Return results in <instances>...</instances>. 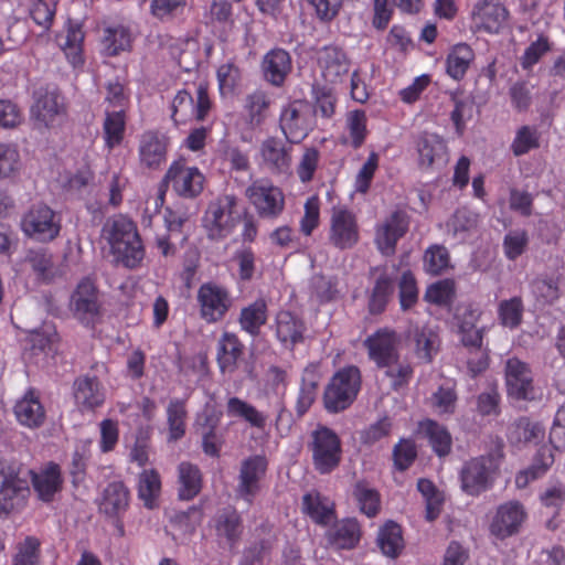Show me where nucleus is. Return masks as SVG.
Here are the masks:
<instances>
[{"label": "nucleus", "instance_id": "nucleus-52", "mask_svg": "<svg viewBox=\"0 0 565 565\" xmlns=\"http://www.w3.org/2000/svg\"><path fill=\"white\" fill-rule=\"evenodd\" d=\"M161 481L156 470H145L139 477L138 494L148 508H152V501L159 495Z\"/></svg>", "mask_w": 565, "mask_h": 565}, {"label": "nucleus", "instance_id": "nucleus-47", "mask_svg": "<svg viewBox=\"0 0 565 565\" xmlns=\"http://www.w3.org/2000/svg\"><path fill=\"white\" fill-rule=\"evenodd\" d=\"M394 290V282L387 275H381L372 290L369 308L371 313L379 315L386 308L390 297Z\"/></svg>", "mask_w": 565, "mask_h": 565}, {"label": "nucleus", "instance_id": "nucleus-13", "mask_svg": "<svg viewBox=\"0 0 565 565\" xmlns=\"http://www.w3.org/2000/svg\"><path fill=\"white\" fill-rule=\"evenodd\" d=\"M509 11L500 0H479L472 9L471 21L478 31L499 33L507 24Z\"/></svg>", "mask_w": 565, "mask_h": 565}, {"label": "nucleus", "instance_id": "nucleus-23", "mask_svg": "<svg viewBox=\"0 0 565 565\" xmlns=\"http://www.w3.org/2000/svg\"><path fill=\"white\" fill-rule=\"evenodd\" d=\"M408 342L419 362L429 363L439 349L437 332L427 326L415 327L408 332Z\"/></svg>", "mask_w": 565, "mask_h": 565}, {"label": "nucleus", "instance_id": "nucleus-6", "mask_svg": "<svg viewBox=\"0 0 565 565\" xmlns=\"http://www.w3.org/2000/svg\"><path fill=\"white\" fill-rule=\"evenodd\" d=\"M241 215L234 195L227 194L211 202L203 218L207 237L212 241L225 237L241 220Z\"/></svg>", "mask_w": 565, "mask_h": 565}, {"label": "nucleus", "instance_id": "nucleus-59", "mask_svg": "<svg viewBox=\"0 0 565 565\" xmlns=\"http://www.w3.org/2000/svg\"><path fill=\"white\" fill-rule=\"evenodd\" d=\"M379 162H380V156L372 151L366 161L363 163V166L361 167V169L359 170V172L356 173L355 175V181H354V189H355V192H359V193H366L371 186V182L374 178V174L379 168Z\"/></svg>", "mask_w": 565, "mask_h": 565}, {"label": "nucleus", "instance_id": "nucleus-51", "mask_svg": "<svg viewBox=\"0 0 565 565\" xmlns=\"http://www.w3.org/2000/svg\"><path fill=\"white\" fill-rule=\"evenodd\" d=\"M424 266L427 273L440 275L450 268V257L446 247L435 245L429 247L424 255Z\"/></svg>", "mask_w": 565, "mask_h": 565}, {"label": "nucleus", "instance_id": "nucleus-43", "mask_svg": "<svg viewBox=\"0 0 565 565\" xmlns=\"http://www.w3.org/2000/svg\"><path fill=\"white\" fill-rule=\"evenodd\" d=\"M417 489L426 502V520L429 522L436 520L441 512L444 503L443 493L438 491L435 484L428 479H419Z\"/></svg>", "mask_w": 565, "mask_h": 565}, {"label": "nucleus", "instance_id": "nucleus-50", "mask_svg": "<svg viewBox=\"0 0 565 565\" xmlns=\"http://www.w3.org/2000/svg\"><path fill=\"white\" fill-rule=\"evenodd\" d=\"M103 43L107 55L114 56L129 47L130 34L128 30L121 25L107 28L105 29Z\"/></svg>", "mask_w": 565, "mask_h": 565}, {"label": "nucleus", "instance_id": "nucleus-27", "mask_svg": "<svg viewBox=\"0 0 565 565\" xmlns=\"http://www.w3.org/2000/svg\"><path fill=\"white\" fill-rule=\"evenodd\" d=\"M328 541L340 550H351L361 539V527L355 519H344L328 531Z\"/></svg>", "mask_w": 565, "mask_h": 565}, {"label": "nucleus", "instance_id": "nucleus-12", "mask_svg": "<svg viewBox=\"0 0 565 565\" xmlns=\"http://www.w3.org/2000/svg\"><path fill=\"white\" fill-rule=\"evenodd\" d=\"M527 518L524 505L515 500L500 504L489 525L490 534L505 540L518 534Z\"/></svg>", "mask_w": 565, "mask_h": 565}, {"label": "nucleus", "instance_id": "nucleus-38", "mask_svg": "<svg viewBox=\"0 0 565 565\" xmlns=\"http://www.w3.org/2000/svg\"><path fill=\"white\" fill-rule=\"evenodd\" d=\"M243 344L234 334L225 333L218 343L217 362L223 373L236 369L237 359L243 354Z\"/></svg>", "mask_w": 565, "mask_h": 565}, {"label": "nucleus", "instance_id": "nucleus-4", "mask_svg": "<svg viewBox=\"0 0 565 565\" xmlns=\"http://www.w3.org/2000/svg\"><path fill=\"white\" fill-rule=\"evenodd\" d=\"M361 388V373L356 366H347L338 371L328 384L323 402L331 413L348 408L356 398Z\"/></svg>", "mask_w": 565, "mask_h": 565}, {"label": "nucleus", "instance_id": "nucleus-35", "mask_svg": "<svg viewBox=\"0 0 565 565\" xmlns=\"http://www.w3.org/2000/svg\"><path fill=\"white\" fill-rule=\"evenodd\" d=\"M14 413L19 422L28 427H39L45 418L43 406L32 392L17 403Z\"/></svg>", "mask_w": 565, "mask_h": 565}, {"label": "nucleus", "instance_id": "nucleus-49", "mask_svg": "<svg viewBox=\"0 0 565 565\" xmlns=\"http://www.w3.org/2000/svg\"><path fill=\"white\" fill-rule=\"evenodd\" d=\"M286 372L277 366H270L263 377L265 395L278 404L279 396L286 391Z\"/></svg>", "mask_w": 565, "mask_h": 565}, {"label": "nucleus", "instance_id": "nucleus-58", "mask_svg": "<svg viewBox=\"0 0 565 565\" xmlns=\"http://www.w3.org/2000/svg\"><path fill=\"white\" fill-rule=\"evenodd\" d=\"M21 167L20 154L15 147L0 143V179L17 175Z\"/></svg>", "mask_w": 565, "mask_h": 565}, {"label": "nucleus", "instance_id": "nucleus-10", "mask_svg": "<svg viewBox=\"0 0 565 565\" xmlns=\"http://www.w3.org/2000/svg\"><path fill=\"white\" fill-rule=\"evenodd\" d=\"M23 233L39 242H50L58 236L61 224L55 212L43 203L32 205L21 220Z\"/></svg>", "mask_w": 565, "mask_h": 565}, {"label": "nucleus", "instance_id": "nucleus-29", "mask_svg": "<svg viewBox=\"0 0 565 565\" xmlns=\"http://www.w3.org/2000/svg\"><path fill=\"white\" fill-rule=\"evenodd\" d=\"M305 324L289 311H281L276 319V333L278 340L286 347L291 348L303 339Z\"/></svg>", "mask_w": 565, "mask_h": 565}, {"label": "nucleus", "instance_id": "nucleus-15", "mask_svg": "<svg viewBox=\"0 0 565 565\" xmlns=\"http://www.w3.org/2000/svg\"><path fill=\"white\" fill-rule=\"evenodd\" d=\"M249 201L259 217L266 220L277 218L285 207L281 190L273 184L254 183L249 188Z\"/></svg>", "mask_w": 565, "mask_h": 565}, {"label": "nucleus", "instance_id": "nucleus-39", "mask_svg": "<svg viewBox=\"0 0 565 565\" xmlns=\"http://www.w3.org/2000/svg\"><path fill=\"white\" fill-rule=\"evenodd\" d=\"M420 430L427 437L433 450L438 456L443 457L450 452L451 436L444 426L427 419L420 423Z\"/></svg>", "mask_w": 565, "mask_h": 565}, {"label": "nucleus", "instance_id": "nucleus-42", "mask_svg": "<svg viewBox=\"0 0 565 565\" xmlns=\"http://www.w3.org/2000/svg\"><path fill=\"white\" fill-rule=\"evenodd\" d=\"M215 522L217 535L226 537L231 543L235 542L243 533L239 515L234 509L222 510L217 514Z\"/></svg>", "mask_w": 565, "mask_h": 565}, {"label": "nucleus", "instance_id": "nucleus-48", "mask_svg": "<svg viewBox=\"0 0 565 565\" xmlns=\"http://www.w3.org/2000/svg\"><path fill=\"white\" fill-rule=\"evenodd\" d=\"M169 440H178L185 433L184 420L186 418V409L183 401H170L168 408Z\"/></svg>", "mask_w": 565, "mask_h": 565}, {"label": "nucleus", "instance_id": "nucleus-22", "mask_svg": "<svg viewBox=\"0 0 565 565\" xmlns=\"http://www.w3.org/2000/svg\"><path fill=\"white\" fill-rule=\"evenodd\" d=\"M31 108L32 117L39 126L49 127L64 111V105L55 90L39 89Z\"/></svg>", "mask_w": 565, "mask_h": 565}, {"label": "nucleus", "instance_id": "nucleus-21", "mask_svg": "<svg viewBox=\"0 0 565 565\" xmlns=\"http://www.w3.org/2000/svg\"><path fill=\"white\" fill-rule=\"evenodd\" d=\"M259 156L262 163L273 173H285L291 166V148L275 137L263 141Z\"/></svg>", "mask_w": 565, "mask_h": 565}, {"label": "nucleus", "instance_id": "nucleus-30", "mask_svg": "<svg viewBox=\"0 0 565 565\" xmlns=\"http://www.w3.org/2000/svg\"><path fill=\"white\" fill-rule=\"evenodd\" d=\"M320 382V374L318 366L315 364L308 365L303 370L301 386L299 390L296 411L299 416H302L311 407L317 397L318 386Z\"/></svg>", "mask_w": 565, "mask_h": 565}, {"label": "nucleus", "instance_id": "nucleus-57", "mask_svg": "<svg viewBox=\"0 0 565 565\" xmlns=\"http://www.w3.org/2000/svg\"><path fill=\"white\" fill-rule=\"evenodd\" d=\"M106 142L109 148L118 145L124 135L125 119L122 110L108 111L104 122Z\"/></svg>", "mask_w": 565, "mask_h": 565}, {"label": "nucleus", "instance_id": "nucleus-2", "mask_svg": "<svg viewBox=\"0 0 565 565\" xmlns=\"http://www.w3.org/2000/svg\"><path fill=\"white\" fill-rule=\"evenodd\" d=\"M502 445L486 455L466 461L459 472L461 489L469 495H479L490 489L503 459Z\"/></svg>", "mask_w": 565, "mask_h": 565}, {"label": "nucleus", "instance_id": "nucleus-46", "mask_svg": "<svg viewBox=\"0 0 565 565\" xmlns=\"http://www.w3.org/2000/svg\"><path fill=\"white\" fill-rule=\"evenodd\" d=\"M303 510L317 523L327 524L333 518V511L327 499L319 493H307L302 499Z\"/></svg>", "mask_w": 565, "mask_h": 565}, {"label": "nucleus", "instance_id": "nucleus-55", "mask_svg": "<svg viewBox=\"0 0 565 565\" xmlns=\"http://www.w3.org/2000/svg\"><path fill=\"white\" fill-rule=\"evenodd\" d=\"M203 416L204 423L200 424L202 426L203 450L209 456L217 457L220 452V440L214 429L218 423V418L213 414H209L207 411L204 412Z\"/></svg>", "mask_w": 565, "mask_h": 565}, {"label": "nucleus", "instance_id": "nucleus-26", "mask_svg": "<svg viewBox=\"0 0 565 565\" xmlns=\"http://www.w3.org/2000/svg\"><path fill=\"white\" fill-rule=\"evenodd\" d=\"M554 454L547 446L541 447L535 454L532 465L516 473L515 486L519 489H524L534 480H537L546 475L552 465L554 463Z\"/></svg>", "mask_w": 565, "mask_h": 565}, {"label": "nucleus", "instance_id": "nucleus-25", "mask_svg": "<svg viewBox=\"0 0 565 565\" xmlns=\"http://www.w3.org/2000/svg\"><path fill=\"white\" fill-rule=\"evenodd\" d=\"M418 163L422 168H430L446 161L447 146L436 134H423L417 142Z\"/></svg>", "mask_w": 565, "mask_h": 565}, {"label": "nucleus", "instance_id": "nucleus-63", "mask_svg": "<svg viewBox=\"0 0 565 565\" xmlns=\"http://www.w3.org/2000/svg\"><path fill=\"white\" fill-rule=\"evenodd\" d=\"M529 244V236L523 230L510 231L503 239V250L507 258L510 260L516 259L521 256Z\"/></svg>", "mask_w": 565, "mask_h": 565}, {"label": "nucleus", "instance_id": "nucleus-1", "mask_svg": "<svg viewBox=\"0 0 565 565\" xmlns=\"http://www.w3.org/2000/svg\"><path fill=\"white\" fill-rule=\"evenodd\" d=\"M102 236L110 245V250L117 263L127 268L139 266L145 250L132 221L124 216L109 218L103 226Z\"/></svg>", "mask_w": 565, "mask_h": 565}, {"label": "nucleus", "instance_id": "nucleus-7", "mask_svg": "<svg viewBox=\"0 0 565 565\" xmlns=\"http://www.w3.org/2000/svg\"><path fill=\"white\" fill-rule=\"evenodd\" d=\"M21 472L19 465L0 461V514L8 515L23 505L30 490Z\"/></svg>", "mask_w": 565, "mask_h": 565}, {"label": "nucleus", "instance_id": "nucleus-37", "mask_svg": "<svg viewBox=\"0 0 565 565\" xmlns=\"http://www.w3.org/2000/svg\"><path fill=\"white\" fill-rule=\"evenodd\" d=\"M74 396L78 405L88 409H93L104 402V394L96 377L78 379L75 382Z\"/></svg>", "mask_w": 565, "mask_h": 565}, {"label": "nucleus", "instance_id": "nucleus-36", "mask_svg": "<svg viewBox=\"0 0 565 565\" xmlns=\"http://www.w3.org/2000/svg\"><path fill=\"white\" fill-rule=\"evenodd\" d=\"M377 546L387 557H396L404 548V539L401 526L395 522L385 523L377 534Z\"/></svg>", "mask_w": 565, "mask_h": 565}, {"label": "nucleus", "instance_id": "nucleus-61", "mask_svg": "<svg viewBox=\"0 0 565 565\" xmlns=\"http://www.w3.org/2000/svg\"><path fill=\"white\" fill-rule=\"evenodd\" d=\"M319 161L320 152L317 148H305L297 166V175L302 183H308L313 179Z\"/></svg>", "mask_w": 565, "mask_h": 565}, {"label": "nucleus", "instance_id": "nucleus-28", "mask_svg": "<svg viewBox=\"0 0 565 565\" xmlns=\"http://www.w3.org/2000/svg\"><path fill=\"white\" fill-rule=\"evenodd\" d=\"M178 482L179 498L181 500H192L202 489V472L196 465L183 461L178 467Z\"/></svg>", "mask_w": 565, "mask_h": 565}, {"label": "nucleus", "instance_id": "nucleus-41", "mask_svg": "<svg viewBox=\"0 0 565 565\" xmlns=\"http://www.w3.org/2000/svg\"><path fill=\"white\" fill-rule=\"evenodd\" d=\"M540 131L535 126L524 125L516 131L510 149L515 157H521L540 147Z\"/></svg>", "mask_w": 565, "mask_h": 565}, {"label": "nucleus", "instance_id": "nucleus-19", "mask_svg": "<svg viewBox=\"0 0 565 565\" xmlns=\"http://www.w3.org/2000/svg\"><path fill=\"white\" fill-rule=\"evenodd\" d=\"M260 70L267 83L281 87L292 70L291 56L284 49H273L264 55Z\"/></svg>", "mask_w": 565, "mask_h": 565}, {"label": "nucleus", "instance_id": "nucleus-18", "mask_svg": "<svg viewBox=\"0 0 565 565\" xmlns=\"http://www.w3.org/2000/svg\"><path fill=\"white\" fill-rule=\"evenodd\" d=\"M198 301L201 307V316L209 322L220 320L228 309L230 299L227 292L217 285L207 282L200 287Z\"/></svg>", "mask_w": 565, "mask_h": 565}, {"label": "nucleus", "instance_id": "nucleus-20", "mask_svg": "<svg viewBox=\"0 0 565 565\" xmlns=\"http://www.w3.org/2000/svg\"><path fill=\"white\" fill-rule=\"evenodd\" d=\"M318 65L323 78L329 83H338L348 74L350 62L347 54L335 45L323 46L317 54Z\"/></svg>", "mask_w": 565, "mask_h": 565}, {"label": "nucleus", "instance_id": "nucleus-17", "mask_svg": "<svg viewBox=\"0 0 565 565\" xmlns=\"http://www.w3.org/2000/svg\"><path fill=\"white\" fill-rule=\"evenodd\" d=\"M398 338L394 331L381 329L370 335L364 345L367 349L369 358L381 367L395 361L398 356Z\"/></svg>", "mask_w": 565, "mask_h": 565}, {"label": "nucleus", "instance_id": "nucleus-14", "mask_svg": "<svg viewBox=\"0 0 565 565\" xmlns=\"http://www.w3.org/2000/svg\"><path fill=\"white\" fill-rule=\"evenodd\" d=\"M409 218L406 212H392L375 227V244L382 254L390 255L395 250L397 242L406 234Z\"/></svg>", "mask_w": 565, "mask_h": 565}, {"label": "nucleus", "instance_id": "nucleus-16", "mask_svg": "<svg viewBox=\"0 0 565 565\" xmlns=\"http://www.w3.org/2000/svg\"><path fill=\"white\" fill-rule=\"evenodd\" d=\"M359 241L356 218L347 209H333L330 227V242L340 249L351 248Z\"/></svg>", "mask_w": 565, "mask_h": 565}, {"label": "nucleus", "instance_id": "nucleus-9", "mask_svg": "<svg viewBox=\"0 0 565 565\" xmlns=\"http://www.w3.org/2000/svg\"><path fill=\"white\" fill-rule=\"evenodd\" d=\"M279 126L289 142H301L315 127L312 108L303 100L290 102L281 109Z\"/></svg>", "mask_w": 565, "mask_h": 565}, {"label": "nucleus", "instance_id": "nucleus-8", "mask_svg": "<svg viewBox=\"0 0 565 565\" xmlns=\"http://www.w3.org/2000/svg\"><path fill=\"white\" fill-rule=\"evenodd\" d=\"M249 427L253 429L249 433L250 438L260 447V451L253 457L249 456V495L254 490V482L259 481L267 470V458L265 452V445L269 440V433L271 428V419L269 415L264 412L257 411L249 405Z\"/></svg>", "mask_w": 565, "mask_h": 565}, {"label": "nucleus", "instance_id": "nucleus-24", "mask_svg": "<svg viewBox=\"0 0 565 565\" xmlns=\"http://www.w3.org/2000/svg\"><path fill=\"white\" fill-rule=\"evenodd\" d=\"M72 306L81 320H90L98 313L97 291L90 280L85 279L78 284L72 297Z\"/></svg>", "mask_w": 565, "mask_h": 565}, {"label": "nucleus", "instance_id": "nucleus-40", "mask_svg": "<svg viewBox=\"0 0 565 565\" xmlns=\"http://www.w3.org/2000/svg\"><path fill=\"white\" fill-rule=\"evenodd\" d=\"M167 153L166 143L153 134H146L140 146L141 162L150 168H157L164 161Z\"/></svg>", "mask_w": 565, "mask_h": 565}, {"label": "nucleus", "instance_id": "nucleus-11", "mask_svg": "<svg viewBox=\"0 0 565 565\" xmlns=\"http://www.w3.org/2000/svg\"><path fill=\"white\" fill-rule=\"evenodd\" d=\"M508 395L518 401H533L536 397L533 372L530 365L520 359L509 358L504 366Z\"/></svg>", "mask_w": 565, "mask_h": 565}, {"label": "nucleus", "instance_id": "nucleus-31", "mask_svg": "<svg viewBox=\"0 0 565 565\" xmlns=\"http://www.w3.org/2000/svg\"><path fill=\"white\" fill-rule=\"evenodd\" d=\"M129 504V491L122 482H113L103 493L99 509L108 516H117L126 511Z\"/></svg>", "mask_w": 565, "mask_h": 565}, {"label": "nucleus", "instance_id": "nucleus-32", "mask_svg": "<svg viewBox=\"0 0 565 565\" xmlns=\"http://www.w3.org/2000/svg\"><path fill=\"white\" fill-rule=\"evenodd\" d=\"M56 40L74 66L82 63L84 32L79 23L70 21L66 31L57 34Z\"/></svg>", "mask_w": 565, "mask_h": 565}, {"label": "nucleus", "instance_id": "nucleus-56", "mask_svg": "<svg viewBox=\"0 0 565 565\" xmlns=\"http://www.w3.org/2000/svg\"><path fill=\"white\" fill-rule=\"evenodd\" d=\"M354 497L364 514L369 518L377 514L380 510V494L376 490L369 488L364 483H358L354 489Z\"/></svg>", "mask_w": 565, "mask_h": 565}, {"label": "nucleus", "instance_id": "nucleus-53", "mask_svg": "<svg viewBox=\"0 0 565 565\" xmlns=\"http://www.w3.org/2000/svg\"><path fill=\"white\" fill-rule=\"evenodd\" d=\"M270 105L271 97L267 92L255 90L249 96V124H262L269 116Z\"/></svg>", "mask_w": 565, "mask_h": 565}, {"label": "nucleus", "instance_id": "nucleus-5", "mask_svg": "<svg viewBox=\"0 0 565 565\" xmlns=\"http://www.w3.org/2000/svg\"><path fill=\"white\" fill-rule=\"evenodd\" d=\"M170 182L178 195L194 199L203 191L204 177L198 168L188 167L183 159L173 162L160 184L156 209L163 204L166 188Z\"/></svg>", "mask_w": 565, "mask_h": 565}, {"label": "nucleus", "instance_id": "nucleus-3", "mask_svg": "<svg viewBox=\"0 0 565 565\" xmlns=\"http://www.w3.org/2000/svg\"><path fill=\"white\" fill-rule=\"evenodd\" d=\"M308 449L311 451L315 469L321 475L332 472L341 462V439L329 427L318 426L311 433Z\"/></svg>", "mask_w": 565, "mask_h": 565}, {"label": "nucleus", "instance_id": "nucleus-60", "mask_svg": "<svg viewBox=\"0 0 565 565\" xmlns=\"http://www.w3.org/2000/svg\"><path fill=\"white\" fill-rule=\"evenodd\" d=\"M347 126L351 137L353 148H360L366 138V115L363 110H353L349 113Z\"/></svg>", "mask_w": 565, "mask_h": 565}, {"label": "nucleus", "instance_id": "nucleus-64", "mask_svg": "<svg viewBox=\"0 0 565 565\" xmlns=\"http://www.w3.org/2000/svg\"><path fill=\"white\" fill-rule=\"evenodd\" d=\"M532 291L546 303H553L559 298V281L557 277H540L532 282Z\"/></svg>", "mask_w": 565, "mask_h": 565}, {"label": "nucleus", "instance_id": "nucleus-34", "mask_svg": "<svg viewBox=\"0 0 565 565\" xmlns=\"http://www.w3.org/2000/svg\"><path fill=\"white\" fill-rule=\"evenodd\" d=\"M32 483L42 501L50 502L54 494L60 491L62 480L57 465H51L41 473H33Z\"/></svg>", "mask_w": 565, "mask_h": 565}, {"label": "nucleus", "instance_id": "nucleus-44", "mask_svg": "<svg viewBox=\"0 0 565 565\" xmlns=\"http://www.w3.org/2000/svg\"><path fill=\"white\" fill-rule=\"evenodd\" d=\"M543 436V427L527 417L519 418L510 429V439L518 444L537 441Z\"/></svg>", "mask_w": 565, "mask_h": 565}, {"label": "nucleus", "instance_id": "nucleus-62", "mask_svg": "<svg viewBox=\"0 0 565 565\" xmlns=\"http://www.w3.org/2000/svg\"><path fill=\"white\" fill-rule=\"evenodd\" d=\"M477 223L478 215L475 212L462 207L458 209L449 218L447 222V230L456 236L458 234L469 232L476 227Z\"/></svg>", "mask_w": 565, "mask_h": 565}, {"label": "nucleus", "instance_id": "nucleus-45", "mask_svg": "<svg viewBox=\"0 0 565 565\" xmlns=\"http://www.w3.org/2000/svg\"><path fill=\"white\" fill-rule=\"evenodd\" d=\"M524 305L521 297H512L502 300L498 307V316L501 324L509 329H516L523 318Z\"/></svg>", "mask_w": 565, "mask_h": 565}, {"label": "nucleus", "instance_id": "nucleus-54", "mask_svg": "<svg viewBox=\"0 0 565 565\" xmlns=\"http://www.w3.org/2000/svg\"><path fill=\"white\" fill-rule=\"evenodd\" d=\"M381 369H385V375L391 379L395 391L407 385L413 376V367L409 363L401 361L399 356L387 365H382Z\"/></svg>", "mask_w": 565, "mask_h": 565}, {"label": "nucleus", "instance_id": "nucleus-33", "mask_svg": "<svg viewBox=\"0 0 565 565\" xmlns=\"http://www.w3.org/2000/svg\"><path fill=\"white\" fill-rule=\"evenodd\" d=\"M473 60V50L468 44H456L447 55L446 72L451 78L460 81L465 77Z\"/></svg>", "mask_w": 565, "mask_h": 565}]
</instances>
